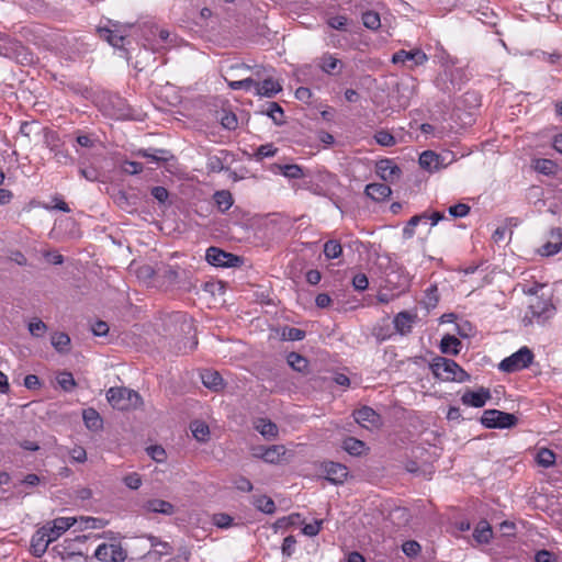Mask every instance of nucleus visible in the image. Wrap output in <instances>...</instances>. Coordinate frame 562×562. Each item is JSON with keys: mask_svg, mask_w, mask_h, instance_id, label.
<instances>
[{"mask_svg": "<svg viewBox=\"0 0 562 562\" xmlns=\"http://www.w3.org/2000/svg\"><path fill=\"white\" fill-rule=\"evenodd\" d=\"M432 374L445 382L463 383L470 381L471 376L454 360L445 357H436L430 362Z\"/></svg>", "mask_w": 562, "mask_h": 562, "instance_id": "nucleus-1", "label": "nucleus"}, {"mask_svg": "<svg viewBox=\"0 0 562 562\" xmlns=\"http://www.w3.org/2000/svg\"><path fill=\"white\" fill-rule=\"evenodd\" d=\"M106 400L113 408L119 411L135 409L143 404L140 395L125 386L110 387Z\"/></svg>", "mask_w": 562, "mask_h": 562, "instance_id": "nucleus-2", "label": "nucleus"}, {"mask_svg": "<svg viewBox=\"0 0 562 562\" xmlns=\"http://www.w3.org/2000/svg\"><path fill=\"white\" fill-rule=\"evenodd\" d=\"M533 361V353L528 347H521L498 364L503 372L512 373L528 368Z\"/></svg>", "mask_w": 562, "mask_h": 562, "instance_id": "nucleus-3", "label": "nucleus"}, {"mask_svg": "<svg viewBox=\"0 0 562 562\" xmlns=\"http://www.w3.org/2000/svg\"><path fill=\"white\" fill-rule=\"evenodd\" d=\"M517 422L518 418L514 414L498 409H486L481 417V423L486 428H512Z\"/></svg>", "mask_w": 562, "mask_h": 562, "instance_id": "nucleus-4", "label": "nucleus"}, {"mask_svg": "<svg viewBox=\"0 0 562 562\" xmlns=\"http://www.w3.org/2000/svg\"><path fill=\"white\" fill-rule=\"evenodd\" d=\"M206 261L215 267L232 268L241 265L243 259L217 247H210L205 254Z\"/></svg>", "mask_w": 562, "mask_h": 562, "instance_id": "nucleus-5", "label": "nucleus"}, {"mask_svg": "<svg viewBox=\"0 0 562 562\" xmlns=\"http://www.w3.org/2000/svg\"><path fill=\"white\" fill-rule=\"evenodd\" d=\"M130 27L131 26H122L119 23H112L111 27H99L98 32L100 37L105 40L110 45L122 48Z\"/></svg>", "mask_w": 562, "mask_h": 562, "instance_id": "nucleus-6", "label": "nucleus"}, {"mask_svg": "<svg viewBox=\"0 0 562 562\" xmlns=\"http://www.w3.org/2000/svg\"><path fill=\"white\" fill-rule=\"evenodd\" d=\"M321 467L325 479L335 485L342 484L349 474L348 468L341 463L325 461Z\"/></svg>", "mask_w": 562, "mask_h": 562, "instance_id": "nucleus-7", "label": "nucleus"}, {"mask_svg": "<svg viewBox=\"0 0 562 562\" xmlns=\"http://www.w3.org/2000/svg\"><path fill=\"white\" fill-rule=\"evenodd\" d=\"M491 398V392L486 387H479L476 391L467 390L461 396L463 405L480 408Z\"/></svg>", "mask_w": 562, "mask_h": 562, "instance_id": "nucleus-8", "label": "nucleus"}, {"mask_svg": "<svg viewBox=\"0 0 562 562\" xmlns=\"http://www.w3.org/2000/svg\"><path fill=\"white\" fill-rule=\"evenodd\" d=\"M428 60L427 55L419 48L413 50L401 49L392 56L393 64H404L406 61L412 63L413 66H420Z\"/></svg>", "mask_w": 562, "mask_h": 562, "instance_id": "nucleus-9", "label": "nucleus"}, {"mask_svg": "<svg viewBox=\"0 0 562 562\" xmlns=\"http://www.w3.org/2000/svg\"><path fill=\"white\" fill-rule=\"evenodd\" d=\"M554 312V307L549 300L536 297L535 302L529 305L531 318H536L538 323L544 322Z\"/></svg>", "mask_w": 562, "mask_h": 562, "instance_id": "nucleus-10", "label": "nucleus"}, {"mask_svg": "<svg viewBox=\"0 0 562 562\" xmlns=\"http://www.w3.org/2000/svg\"><path fill=\"white\" fill-rule=\"evenodd\" d=\"M355 420L362 427L370 429L380 425V415L369 406H362L353 412Z\"/></svg>", "mask_w": 562, "mask_h": 562, "instance_id": "nucleus-11", "label": "nucleus"}, {"mask_svg": "<svg viewBox=\"0 0 562 562\" xmlns=\"http://www.w3.org/2000/svg\"><path fill=\"white\" fill-rule=\"evenodd\" d=\"M52 542L53 540L46 531L45 527H41L35 531L31 539L32 554L36 558H41L46 552L48 544Z\"/></svg>", "mask_w": 562, "mask_h": 562, "instance_id": "nucleus-12", "label": "nucleus"}, {"mask_svg": "<svg viewBox=\"0 0 562 562\" xmlns=\"http://www.w3.org/2000/svg\"><path fill=\"white\" fill-rule=\"evenodd\" d=\"M75 522L76 518L59 517L54 519L52 522H47L46 525H44V527L54 542L70 527H72Z\"/></svg>", "mask_w": 562, "mask_h": 562, "instance_id": "nucleus-13", "label": "nucleus"}, {"mask_svg": "<svg viewBox=\"0 0 562 562\" xmlns=\"http://www.w3.org/2000/svg\"><path fill=\"white\" fill-rule=\"evenodd\" d=\"M418 161L419 166L429 172L438 171L447 166L445 157L432 150L422 153Z\"/></svg>", "mask_w": 562, "mask_h": 562, "instance_id": "nucleus-14", "label": "nucleus"}, {"mask_svg": "<svg viewBox=\"0 0 562 562\" xmlns=\"http://www.w3.org/2000/svg\"><path fill=\"white\" fill-rule=\"evenodd\" d=\"M200 376L203 385L209 390L218 392L224 387V380L217 371L205 369L201 371Z\"/></svg>", "mask_w": 562, "mask_h": 562, "instance_id": "nucleus-15", "label": "nucleus"}, {"mask_svg": "<svg viewBox=\"0 0 562 562\" xmlns=\"http://www.w3.org/2000/svg\"><path fill=\"white\" fill-rule=\"evenodd\" d=\"M252 88H255L256 93L258 95L267 98H272L282 90L281 85L272 78H267L262 80V82H258L255 80V85H252Z\"/></svg>", "mask_w": 562, "mask_h": 562, "instance_id": "nucleus-16", "label": "nucleus"}, {"mask_svg": "<svg viewBox=\"0 0 562 562\" xmlns=\"http://www.w3.org/2000/svg\"><path fill=\"white\" fill-rule=\"evenodd\" d=\"M376 171L384 181H393L401 175V169L390 159H383L378 162Z\"/></svg>", "mask_w": 562, "mask_h": 562, "instance_id": "nucleus-17", "label": "nucleus"}, {"mask_svg": "<svg viewBox=\"0 0 562 562\" xmlns=\"http://www.w3.org/2000/svg\"><path fill=\"white\" fill-rule=\"evenodd\" d=\"M143 507L148 513L162 514L167 516L175 514V506L171 503L164 499H148L147 502H145Z\"/></svg>", "mask_w": 562, "mask_h": 562, "instance_id": "nucleus-18", "label": "nucleus"}, {"mask_svg": "<svg viewBox=\"0 0 562 562\" xmlns=\"http://www.w3.org/2000/svg\"><path fill=\"white\" fill-rule=\"evenodd\" d=\"M366 194L375 202L386 200L391 193V188L385 183H370L366 187Z\"/></svg>", "mask_w": 562, "mask_h": 562, "instance_id": "nucleus-19", "label": "nucleus"}, {"mask_svg": "<svg viewBox=\"0 0 562 562\" xmlns=\"http://www.w3.org/2000/svg\"><path fill=\"white\" fill-rule=\"evenodd\" d=\"M254 428L266 439H276L279 434L278 426L267 418H257Z\"/></svg>", "mask_w": 562, "mask_h": 562, "instance_id": "nucleus-20", "label": "nucleus"}, {"mask_svg": "<svg viewBox=\"0 0 562 562\" xmlns=\"http://www.w3.org/2000/svg\"><path fill=\"white\" fill-rule=\"evenodd\" d=\"M271 171L274 173H281L282 176L289 179H300L304 177L303 168L295 164H273L271 166Z\"/></svg>", "mask_w": 562, "mask_h": 562, "instance_id": "nucleus-21", "label": "nucleus"}, {"mask_svg": "<svg viewBox=\"0 0 562 562\" xmlns=\"http://www.w3.org/2000/svg\"><path fill=\"white\" fill-rule=\"evenodd\" d=\"M416 315H413L406 311H403V312H400L395 317H394V327L395 329L401 334V335H405V334H408L411 333L412 330V325L414 323V319H415Z\"/></svg>", "mask_w": 562, "mask_h": 562, "instance_id": "nucleus-22", "label": "nucleus"}, {"mask_svg": "<svg viewBox=\"0 0 562 562\" xmlns=\"http://www.w3.org/2000/svg\"><path fill=\"white\" fill-rule=\"evenodd\" d=\"M114 203L126 212H132L136 209L137 196L130 195L125 191L120 190L113 195Z\"/></svg>", "mask_w": 562, "mask_h": 562, "instance_id": "nucleus-23", "label": "nucleus"}, {"mask_svg": "<svg viewBox=\"0 0 562 562\" xmlns=\"http://www.w3.org/2000/svg\"><path fill=\"white\" fill-rule=\"evenodd\" d=\"M82 418L86 427L91 431L101 430L103 427V420L94 408L85 409L82 413Z\"/></svg>", "mask_w": 562, "mask_h": 562, "instance_id": "nucleus-24", "label": "nucleus"}, {"mask_svg": "<svg viewBox=\"0 0 562 562\" xmlns=\"http://www.w3.org/2000/svg\"><path fill=\"white\" fill-rule=\"evenodd\" d=\"M213 200L216 204L217 210L221 213H225L231 209L234 203L233 195L227 190H220L213 194Z\"/></svg>", "mask_w": 562, "mask_h": 562, "instance_id": "nucleus-25", "label": "nucleus"}, {"mask_svg": "<svg viewBox=\"0 0 562 562\" xmlns=\"http://www.w3.org/2000/svg\"><path fill=\"white\" fill-rule=\"evenodd\" d=\"M492 527L486 520H481L473 531V538L479 543H488L492 539Z\"/></svg>", "mask_w": 562, "mask_h": 562, "instance_id": "nucleus-26", "label": "nucleus"}, {"mask_svg": "<svg viewBox=\"0 0 562 562\" xmlns=\"http://www.w3.org/2000/svg\"><path fill=\"white\" fill-rule=\"evenodd\" d=\"M52 346L59 353H67L70 350V337L66 333H54L52 335Z\"/></svg>", "mask_w": 562, "mask_h": 562, "instance_id": "nucleus-27", "label": "nucleus"}, {"mask_svg": "<svg viewBox=\"0 0 562 562\" xmlns=\"http://www.w3.org/2000/svg\"><path fill=\"white\" fill-rule=\"evenodd\" d=\"M461 341L451 335H446L442 337L440 342V350L442 353L447 355H458L460 352Z\"/></svg>", "mask_w": 562, "mask_h": 562, "instance_id": "nucleus-28", "label": "nucleus"}, {"mask_svg": "<svg viewBox=\"0 0 562 562\" xmlns=\"http://www.w3.org/2000/svg\"><path fill=\"white\" fill-rule=\"evenodd\" d=\"M342 448L351 456H361L366 450V443L355 437H347L342 441Z\"/></svg>", "mask_w": 562, "mask_h": 562, "instance_id": "nucleus-29", "label": "nucleus"}, {"mask_svg": "<svg viewBox=\"0 0 562 562\" xmlns=\"http://www.w3.org/2000/svg\"><path fill=\"white\" fill-rule=\"evenodd\" d=\"M288 450L283 445H273L267 448L265 462L276 464L279 463L286 454Z\"/></svg>", "mask_w": 562, "mask_h": 562, "instance_id": "nucleus-30", "label": "nucleus"}, {"mask_svg": "<svg viewBox=\"0 0 562 562\" xmlns=\"http://www.w3.org/2000/svg\"><path fill=\"white\" fill-rule=\"evenodd\" d=\"M252 505L265 514H273L276 512L273 499L266 495L254 496Z\"/></svg>", "mask_w": 562, "mask_h": 562, "instance_id": "nucleus-31", "label": "nucleus"}, {"mask_svg": "<svg viewBox=\"0 0 562 562\" xmlns=\"http://www.w3.org/2000/svg\"><path fill=\"white\" fill-rule=\"evenodd\" d=\"M190 428H191L193 437L198 441L205 442L209 439L210 429L205 423L195 420L191 424Z\"/></svg>", "mask_w": 562, "mask_h": 562, "instance_id": "nucleus-32", "label": "nucleus"}, {"mask_svg": "<svg viewBox=\"0 0 562 562\" xmlns=\"http://www.w3.org/2000/svg\"><path fill=\"white\" fill-rule=\"evenodd\" d=\"M536 460L540 467L550 468L555 463V453L548 448H541L537 452Z\"/></svg>", "mask_w": 562, "mask_h": 562, "instance_id": "nucleus-33", "label": "nucleus"}, {"mask_svg": "<svg viewBox=\"0 0 562 562\" xmlns=\"http://www.w3.org/2000/svg\"><path fill=\"white\" fill-rule=\"evenodd\" d=\"M78 171L82 178L90 182L100 181L101 172L94 166H86L83 162H80Z\"/></svg>", "mask_w": 562, "mask_h": 562, "instance_id": "nucleus-34", "label": "nucleus"}, {"mask_svg": "<svg viewBox=\"0 0 562 562\" xmlns=\"http://www.w3.org/2000/svg\"><path fill=\"white\" fill-rule=\"evenodd\" d=\"M168 154L165 149H140L138 150L137 155L142 156L144 158L149 159L153 162H160V161H167L168 157L166 156Z\"/></svg>", "mask_w": 562, "mask_h": 562, "instance_id": "nucleus-35", "label": "nucleus"}, {"mask_svg": "<svg viewBox=\"0 0 562 562\" xmlns=\"http://www.w3.org/2000/svg\"><path fill=\"white\" fill-rule=\"evenodd\" d=\"M286 361L292 369L299 372H304L308 366V361L296 352H290Z\"/></svg>", "mask_w": 562, "mask_h": 562, "instance_id": "nucleus-36", "label": "nucleus"}, {"mask_svg": "<svg viewBox=\"0 0 562 562\" xmlns=\"http://www.w3.org/2000/svg\"><path fill=\"white\" fill-rule=\"evenodd\" d=\"M342 254V247L336 239H330L324 245V255L328 259H337Z\"/></svg>", "mask_w": 562, "mask_h": 562, "instance_id": "nucleus-37", "label": "nucleus"}, {"mask_svg": "<svg viewBox=\"0 0 562 562\" xmlns=\"http://www.w3.org/2000/svg\"><path fill=\"white\" fill-rule=\"evenodd\" d=\"M44 144L52 153L59 149L63 145L58 133L52 130H45Z\"/></svg>", "mask_w": 562, "mask_h": 562, "instance_id": "nucleus-38", "label": "nucleus"}, {"mask_svg": "<svg viewBox=\"0 0 562 562\" xmlns=\"http://www.w3.org/2000/svg\"><path fill=\"white\" fill-rule=\"evenodd\" d=\"M267 115L277 124L282 125L284 123L283 109L277 102H270L267 109Z\"/></svg>", "mask_w": 562, "mask_h": 562, "instance_id": "nucleus-39", "label": "nucleus"}, {"mask_svg": "<svg viewBox=\"0 0 562 562\" xmlns=\"http://www.w3.org/2000/svg\"><path fill=\"white\" fill-rule=\"evenodd\" d=\"M427 215L420 214L413 216L406 224V226L403 228V237L405 239H411L415 235V227L422 222L426 221Z\"/></svg>", "mask_w": 562, "mask_h": 562, "instance_id": "nucleus-40", "label": "nucleus"}, {"mask_svg": "<svg viewBox=\"0 0 562 562\" xmlns=\"http://www.w3.org/2000/svg\"><path fill=\"white\" fill-rule=\"evenodd\" d=\"M57 383L66 392L72 391L76 386L74 375L68 371H63L57 375Z\"/></svg>", "mask_w": 562, "mask_h": 562, "instance_id": "nucleus-41", "label": "nucleus"}, {"mask_svg": "<svg viewBox=\"0 0 562 562\" xmlns=\"http://www.w3.org/2000/svg\"><path fill=\"white\" fill-rule=\"evenodd\" d=\"M362 23L370 30H378L381 26V19L378 12L367 11L362 14Z\"/></svg>", "mask_w": 562, "mask_h": 562, "instance_id": "nucleus-42", "label": "nucleus"}, {"mask_svg": "<svg viewBox=\"0 0 562 562\" xmlns=\"http://www.w3.org/2000/svg\"><path fill=\"white\" fill-rule=\"evenodd\" d=\"M172 552V547L169 542L167 541H160L158 542V547L154 549V551H148L146 554H145V558H151L153 555H155V559L156 560H160V558L162 555H168Z\"/></svg>", "mask_w": 562, "mask_h": 562, "instance_id": "nucleus-43", "label": "nucleus"}, {"mask_svg": "<svg viewBox=\"0 0 562 562\" xmlns=\"http://www.w3.org/2000/svg\"><path fill=\"white\" fill-rule=\"evenodd\" d=\"M27 328H29L30 334L36 338L43 337L45 335V333L47 331L46 324L43 321H41L40 318H33L29 323Z\"/></svg>", "mask_w": 562, "mask_h": 562, "instance_id": "nucleus-44", "label": "nucleus"}, {"mask_svg": "<svg viewBox=\"0 0 562 562\" xmlns=\"http://www.w3.org/2000/svg\"><path fill=\"white\" fill-rule=\"evenodd\" d=\"M375 142L384 147L394 146L396 144L395 137L385 130H380L374 134Z\"/></svg>", "mask_w": 562, "mask_h": 562, "instance_id": "nucleus-45", "label": "nucleus"}, {"mask_svg": "<svg viewBox=\"0 0 562 562\" xmlns=\"http://www.w3.org/2000/svg\"><path fill=\"white\" fill-rule=\"evenodd\" d=\"M339 65H341L340 60L331 55L322 57L321 68L327 74L334 72Z\"/></svg>", "mask_w": 562, "mask_h": 562, "instance_id": "nucleus-46", "label": "nucleus"}, {"mask_svg": "<svg viewBox=\"0 0 562 562\" xmlns=\"http://www.w3.org/2000/svg\"><path fill=\"white\" fill-rule=\"evenodd\" d=\"M159 273L164 279H166L170 284H177L179 279V270L172 266H164L159 269Z\"/></svg>", "mask_w": 562, "mask_h": 562, "instance_id": "nucleus-47", "label": "nucleus"}, {"mask_svg": "<svg viewBox=\"0 0 562 562\" xmlns=\"http://www.w3.org/2000/svg\"><path fill=\"white\" fill-rule=\"evenodd\" d=\"M221 124L224 128L233 131L237 127L238 121L236 114L233 112L223 111L220 117Z\"/></svg>", "mask_w": 562, "mask_h": 562, "instance_id": "nucleus-48", "label": "nucleus"}, {"mask_svg": "<svg viewBox=\"0 0 562 562\" xmlns=\"http://www.w3.org/2000/svg\"><path fill=\"white\" fill-rule=\"evenodd\" d=\"M402 550L408 558H415L420 553L422 547L415 540H407L402 544Z\"/></svg>", "mask_w": 562, "mask_h": 562, "instance_id": "nucleus-49", "label": "nucleus"}, {"mask_svg": "<svg viewBox=\"0 0 562 562\" xmlns=\"http://www.w3.org/2000/svg\"><path fill=\"white\" fill-rule=\"evenodd\" d=\"M282 336L286 340L299 341L305 337V331L295 327H286L283 329Z\"/></svg>", "mask_w": 562, "mask_h": 562, "instance_id": "nucleus-50", "label": "nucleus"}, {"mask_svg": "<svg viewBox=\"0 0 562 562\" xmlns=\"http://www.w3.org/2000/svg\"><path fill=\"white\" fill-rule=\"evenodd\" d=\"M110 558L112 562H123L126 559V552L121 544L109 543Z\"/></svg>", "mask_w": 562, "mask_h": 562, "instance_id": "nucleus-51", "label": "nucleus"}, {"mask_svg": "<svg viewBox=\"0 0 562 562\" xmlns=\"http://www.w3.org/2000/svg\"><path fill=\"white\" fill-rule=\"evenodd\" d=\"M278 149L273 146V144L268 143L259 146L255 154L257 159L273 157L277 154Z\"/></svg>", "mask_w": 562, "mask_h": 562, "instance_id": "nucleus-52", "label": "nucleus"}, {"mask_svg": "<svg viewBox=\"0 0 562 562\" xmlns=\"http://www.w3.org/2000/svg\"><path fill=\"white\" fill-rule=\"evenodd\" d=\"M295 544H296V539L294 536L290 535V536H286L284 539H283V543H282V547H281V550H282V554L286 558H290L293 553H294V550H295Z\"/></svg>", "mask_w": 562, "mask_h": 562, "instance_id": "nucleus-53", "label": "nucleus"}, {"mask_svg": "<svg viewBox=\"0 0 562 562\" xmlns=\"http://www.w3.org/2000/svg\"><path fill=\"white\" fill-rule=\"evenodd\" d=\"M470 206L465 203H458L449 207V214L452 217H465L470 213Z\"/></svg>", "mask_w": 562, "mask_h": 562, "instance_id": "nucleus-54", "label": "nucleus"}, {"mask_svg": "<svg viewBox=\"0 0 562 562\" xmlns=\"http://www.w3.org/2000/svg\"><path fill=\"white\" fill-rule=\"evenodd\" d=\"M124 484L131 490H138L142 485V477L138 473H130L123 477Z\"/></svg>", "mask_w": 562, "mask_h": 562, "instance_id": "nucleus-55", "label": "nucleus"}, {"mask_svg": "<svg viewBox=\"0 0 562 562\" xmlns=\"http://www.w3.org/2000/svg\"><path fill=\"white\" fill-rule=\"evenodd\" d=\"M173 317L176 322L181 324L182 331L190 333L193 329V322L187 314L177 313Z\"/></svg>", "mask_w": 562, "mask_h": 562, "instance_id": "nucleus-56", "label": "nucleus"}, {"mask_svg": "<svg viewBox=\"0 0 562 562\" xmlns=\"http://www.w3.org/2000/svg\"><path fill=\"white\" fill-rule=\"evenodd\" d=\"M554 167H555L554 162L549 159H538L536 161V169L544 175L552 173Z\"/></svg>", "mask_w": 562, "mask_h": 562, "instance_id": "nucleus-57", "label": "nucleus"}, {"mask_svg": "<svg viewBox=\"0 0 562 562\" xmlns=\"http://www.w3.org/2000/svg\"><path fill=\"white\" fill-rule=\"evenodd\" d=\"M348 19L345 15H336L328 19V25L338 31H345Z\"/></svg>", "mask_w": 562, "mask_h": 562, "instance_id": "nucleus-58", "label": "nucleus"}, {"mask_svg": "<svg viewBox=\"0 0 562 562\" xmlns=\"http://www.w3.org/2000/svg\"><path fill=\"white\" fill-rule=\"evenodd\" d=\"M122 170L128 175H138L143 171V165L137 161L126 160L122 165Z\"/></svg>", "mask_w": 562, "mask_h": 562, "instance_id": "nucleus-59", "label": "nucleus"}, {"mask_svg": "<svg viewBox=\"0 0 562 562\" xmlns=\"http://www.w3.org/2000/svg\"><path fill=\"white\" fill-rule=\"evenodd\" d=\"M94 557L102 562H112V559L110 558L108 543H102L98 546L94 552Z\"/></svg>", "mask_w": 562, "mask_h": 562, "instance_id": "nucleus-60", "label": "nucleus"}, {"mask_svg": "<svg viewBox=\"0 0 562 562\" xmlns=\"http://www.w3.org/2000/svg\"><path fill=\"white\" fill-rule=\"evenodd\" d=\"M322 525H323V520H315L312 524H306L303 527L302 531L304 535H306L308 537H314V536L318 535V532L321 531Z\"/></svg>", "mask_w": 562, "mask_h": 562, "instance_id": "nucleus-61", "label": "nucleus"}, {"mask_svg": "<svg viewBox=\"0 0 562 562\" xmlns=\"http://www.w3.org/2000/svg\"><path fill=\"white\" fill-rule=\"evenodd\" d=\"M150 193L159 203H165L169 198L168 190L160 186L151 188Z\"/></svg>", "mask_w": 562, "mask_h": 562, "instance_id": "nucleus-62", "label": "nucleus"}, {"mask_svg": "<svg viewBox=\"0 0 562 562\" xmlns=\"http://www.w3.org/2000/svg\"><path fill=\"white\" fill-rule=\"evenodd\" d=\"M352 285L357 291H364L368 289L369 281L364 273H358L352 279Z\"/></svg>", "mask_w": 562, "mask_h": 562, "instance_id": "nucleus-63", "label": "nucleus"}, {"mask_svg": "<svg viewBox=\"0 0 562 562\" xmlns=\"http://www.w3.org/2000/svg\"><path fill=\"white\" fill-rule=\"evenodd\" d=\"M535 562H557V558L552 552L543 549L536 553Z\"/></svg>", "mask_w": 562, "mask_h": 562, "instance_id": "nucleus-64", "label": "nucleus"}]
</instances>
